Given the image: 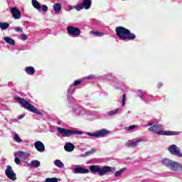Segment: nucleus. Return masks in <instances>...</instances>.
<instances>
[{
	"label": "nucleus",
	"instance_id": "obj_1",
	"mask_svg": "<svg viewBox=\"0 0 182 182\" xmlns=\"http://www.w3.org/2000/svg\"><path fill=\"white\" fill-rule=\"evenodd\" d=\"M148 126H151L148 130L155 134H158V136H178L180 134L178 132L163 131V125L161 124L150 122Z\"/></svg>",
	"mask_w": 182,
	"mask_h": 182
},
{
	"label": "nucleus",
	"instance_id": "obj_2",
	"mask_svg": "<svg viewBox=\"0 0 182 182\" xmlns=\"http://www.w3.org/2000/svg\"><path fill=\"white\" fill-rule=\"evenodd\" d=\"M117 36L121 41H134L136 39V34L132 33L130 30L123 27L118 26L115 28Z\"/></svg>",
	"mask_w": 182,
	"mask_h": 182
},
{
	"label": "nucleus",
	"instance_id": "obj_3",
	"mask_svg": "<svg viewBox=\"0 0 182 182\" xmlns=\"http://www.w3.org/2000/svg\"><path fill=\"white\" fill-rule=\"evenodd\" d=\"M14 99L21 105V107H23L26 110H28V112H31V113H36V114H38L39 116H43V113L38 110L35 106L29 103V102L26 101L25 99L19 96H15Z\"/></svg>",
	"mask_w": 182,
	"mask_h": 182
},
{
	"label": "nucleus",
	"instance_id": "obj_4",
	"mask_svg": "<svg viewBox=\"0 0 182 182\" xmlns=\"http://www.w3.org/2000/svg\"><path fill=\"white\" fill-rule=\"evenodd\" d=\"M90 171L91 173H98L100 176H106L107 173H114L116 168L108 166L102 167L99 165H92L90 166Z\"/></svg>",
	"mask_w": 182,
	"mask_h": 182
},
{
	"label": "nucleus",
	"instance_id": "obj_5",
	"mask_svg": "<svg viewBox=\"0 0 182 182\" xmlns=\"http://www.w3.org/2000/svg\"><path fill=\"white\" fill-rule=\"evenodd\" d=\"M57 132L58 133L61 134L63 137H70V136H75V135L80 136L83 134V132L82 131L67 129L63 127H58Z\"/></svg>",
	"mask_w": 182,
	"mask_h": 182
},
{
	"label": "nucleus",
	"instance_id": "obj_6",
	"mask_svg": "<svg viewBox=\"0 0 182 182\" xmlns=\"http://www.w3.org/2000/svg\"><path fill=\"white\" fill-rule=\"evenodd\" d=\"M162 164L166 167H168L173 171H176L178 169V163L166 158L163 160Z\"/></svg>",
	"mask_w": 182,
	"mask_h": 182
},
{
	"label": "nucleus",
	"instance_id": "obj_7",
	"mask_svg": "<svg viewBox=\"0 0 182 182\" xmlns=\"http://www.w3.org/2000/svg\"><path fill=\"white\" fill-rule=\"evenodd\" d=\"M92 6V0H83L82 2L80 4H77L75 7V9L79 12L82 9H85L87 11L90 9Z\"/></svg>",
	"mask_w": 182,
	"mask_h": 182
},
{
	"label": "nucleus",
	"instance_id": "obj_8",
	"mask_svg": "<svg viewBox=\"0 0 182 182\" xmlns=\"http://www.w3.org/2000/svg\"><path fill=\"white\" fill-rule=\"evenodd\" d=\"M5 174L9 180H11V181H16V173L14 171V169H12V166L10 165H8L6 166V168L5 170Z\"/></svg>",
	"mask_w": 182,
	"mask_h": 182
},
{
	"label": "nucleus",
	"instance_id": "obj_9",
	"mask_svg": "<svg viewBox=\"0 0 182 182\" xmlns=\"http://www.w3.org/2000/svg\"><path fill=\"white\" fill-rule=\"evenodd\" d=\"M110 132L106 129H102L100 131H97L95 133H87V136H90L91 137H103V136H107V134H109Z\"/></svg>",
	"mask_w": 182,
	"mask_h": 182
},
{
	"label": "nucleus",
	"instance_id": "obj_10",
	"mask_svg": "<svg viewBox=\"0 0 182 182\" xmlns=\"http://www.w3.org/2000/svg\"><path fill=\"white\" fill-rule=\"evenodd\" d=\"M67 32L70 36H79L80 35V29L73 26H68Z\"/></svg>",
	"mask_w": 182,
	"mask_h": 182
},
{
	"label": "nucleus",
	"instance_id": "obj_11",
	"mask_svg": "<svg viewBox=\"0 0 182 182\" xmlns=\"http://www.w3.org/2000/svg\"><path fill=\"white\" fill-rule=\"evenodd\" d=\"M168 151L171 153V154H173V156H176L177 157H182L181 151H180V149L177 147L176 145H171L168 148Z\"/></svg>",
	"mask_w": 182,
	"mask_h": 182
},
{
	"label": "nucleus",
	"instance_id": "obj_12",
	"mask_svg": "<svg viewBox=\"0 0 182 182\" xmlns=\"http://www.w3.org/2000/svg\"><path fill=\"white\" fill-rule=\"evenodd\" d=\"M10 12L14 19H21V11L16 7H13L10 9Z\"/></svg>",
	"mask_w": 182,
	"mask_h": 182
},
{
	"label": "nucleus",
	"instance_id": "obj_13",
	"mask_svg": "<svg viewBox=\"0 0 182 182\" xmlns=\"http://www.w3.org/2000/svg\"><path fill=\"white\" fill-rule=\"evenodd\" d=\"M34 147L40 153H43L45 151V144L41 141H37L34 143Z\"/></svg>",
	"mask_w": 182,
	"mask_h": 182
},
{
	"label": "nucleus",
	"instance_id": "obj_14",
	"mask_svg": "<svg viewBox=\"0 0 182 182\" xmlns=\"http://www.w3.org/2000/svg\"><path fill=\"white\" fill-rule=\"evenodd\" d=\"M141 141H143V140L141 139H137L135 141H129L127 143H126L125 146L128 148L130 147H137L139 146V143H141Z\"/></svg>",
	"mask_w": 182,
	"mask_h": 182
},
{
	"label": "nucleus",
	"instance_id": "obj_15",
	"mask_svg": "<svg viewBox=\"0 0 182 182\" xmlns=\"http://www.w3.org/2000/svg\"><path fill=\"white\" fill-rule=\"evenodd\" d=\"M74 173L75 174H87V173H89V169L83 167H77L74 168Z\"/></svg>",
	"mask_w": 182,
	"mask_h": 182
},
{
	"label": "nucleus",
	"instance_id": "obj_16",
	"mask_svg": "<svg viewBox=\"0 0 182 182\" xmlns=\"http://www.w3.org/2000/svg\"><path fill=\"white\" fill-rule=\"evenodd\" d=\"M83 82L82 79L76 80L73 82V83L70 86V88L68 90V92L70 93H73V92H75V89H73L74 86H79Z\"/></svg>",
	"mask_w": 182,
	"mask_h": 182
},
{
	"label": "nucleus",
	"instance_id": "obj_17",
	"mask_svg": "<svg viewBox=\"0 0 182 182\" xmlns=\"http://www.w3.org/2000/svg\"><path fill=\"white\" fill-rule=\"evenodd\" d=\"M64 149L65 151H73L75 150V145L72 143H68L64 146Z\"/></svg>",
	"mask_w": 182,
	"mask_h": 182
},
{
	"label": "nucleus",
	"instance_id": "obj_18",
	"mask_svg": "<svg viewBox=\"0 0 182 182\" xmlns=\"http://www.w3.org/2000/svg\"><path fill=\"white\" fill-rule=\"evenodd\" d=\"M24 70L27 75H30L31 76L35 75V68L32 66L26 67Z\"/></svg>",
	"mask_w": 182,
	"mask_h": 182
},
{
	"label": "nucleus",
	"instance_id": "obj_19",
	"mask_svg": "<svg viewBox=\"0 0 182 182\" xmlns=\"http://www.w3.org/2000/svg\"><path fill=\"white\" fill-rule=\"evenodd\" d=\"M53 9L55 14H60V11H62V4L60 3L54 4Z\"/></svg>",
	"mask_w": 182,
	"mask_h": 182
},
{
	"label": "nucleus",
	"instance_id": "obj_20",
	"mask_svg": "<svg viewBox=\"0 0 182 182\" xmlns=\"http://www.w3.org/2000/svg\"><path fill=\"white\" fill-rule=\"evenodd\" d=\"M4 41L9 45H11V46H15V40L12 39L11 38L4 37Z\"/></svg>",
	"mask_w": 182,
	"mask_h": 182
},
{
	"label": "nucleus",
	"instance_id": "obj_21",
	"mask_svg": "<svg viewBox=\"0 0 182 182\" xmlns=\"http://www.w3.org/2000/svg\"><path fill=\"white\" fill-rule=\"evenodd\" d=\"M31 2L33 8H35L36 9H38V11L41 9V4H39V1L36 0H32Z\"/></svg>",
	"mask_w": 182,
	"mask_h": 182
},
{
	"label": "nucleus",
	"instance_id": "obj_22",
	"mask_svg": "<svg viewBox=\"0 0 182 182\" xmlns=\"http://www.w3.org/2000/svg\"><path fill=\"white\" fill-rule=\"evenodd\" d=\"M30 166L31 167H36V168H38V167L41 166V162L38 160H34L31 162Z\"/></svg>",
	"mask_w": 182,
	"mask_h": 182
},
{
	"label": "nucleus",
	"instance_id": "obj_23",
	"mask_svg": "<svg viewBox=\"0 0 182 182\" xmlns=\"http://www.w3.org/2000/svg\"><path fill=\"white\" fill-rule=\"evenodd\" d=\"M0 28L1 29H8V28H9V23L6 22H0Z\"/></svg>",
	"mask_w": 182,
	"mask_h": 182
},
{
	"label": "nucleus",
	"instance_id": "obj_24",
	"mask_svg": "<svg viewBox=\"0 0 182 182\" xmlns=\"http://www.w3.org/2000/svg\"><path fill=\"white\" fill-rule=\"evenodd\" d=\"M54 163L57 167H59V168H62L64 166L63 163H62V161H60L59 159L55 160Z\"/></svg>",
	"mask_w": 182,
	"mask_h": 182
},
{
	"label": "nucleus",
	"instance_id": "obj_25",
	"mask_svg": "<svg viewBox=\"0 0 182 182\" xmlns=\"http://www.w3.org/2000/svg\"><path fill=\"white\" fill-rule=\"evenodd\" d=\"M90 33L95 35V36H103V32L91 31Z\"/></svg>",
	"mask_w": 182,
	"mask_h": 182
},
{
	"label": "nucleus",
	"instance_id": "obj_26",
	"mask_svg": "<svg viewBox=\"0 0 182 182\" xmlns=\"http://www.w3.org/2000/svg\"><path fill=\"white\" fill-rule=\"evenodd\" d=\"M127 169L126 168H123L122 169H120L119 171H117L114 173V176L115 177H119V176H120L122 174V173H123V171H126Z\"/></svg>",
	"mask_w": 182,
	"mask_h": 182
},
{
	"label": "nucleus",
	"instance_id": "obj_27",
	"mask_svg": "<svg viewBox=\"0 0 182 182\" xmlns=\"http://www.w3.org/2000/svg\"><path fill=\"white\" fill-rule=\"evenodd\" d=\"M14 140L17 143H22V139L21 137H19V135L18 134H14Z\"/></svg>",
	"mask_w": 182,
	"mask_h": 182
},
{
	"label": "nucleus",
	"instance_id": "obj_28",
	"mask_svg": "<svg viewBox=\"0 0 182 182\" xmlns=\"http://www.w3.org/2000/svg\"><path fill=\"white\" fill-rule=\"evenodd\" d=\"M95 153H96V151L93 149H92L91 150L86 151L85 153V156H92V154H95Z\"/></svg>",
	"mask_w": 182,
	"mask_h": 182
},
{
	"label": "nucleus",
	"instance_id": "obj_29",
	"mask_svg": "<svg viewBox=\"0 0 182 182\" xmlns=\"http://www.w3.org/2000/svg\"><path fill=\"white\" fill-rule=\"evenodd\" d=\"M58 178H47L46 182H58Z\"/></svg>",
	"mask_w": 182,
	"mask_h": 182
},
{
	"label": "nucleus",
	"instance_id": "obj_30",
	"mask_svg": "<svg viewBox=\"0 0 182 182\" xmlns=\"http://www.w3.org/2000/svg\"><path fill=\"white\" fill-rule=\"evenodd\" d=\"M119 112V109H114V110H112V111H109L108 112V114L109 116H113L114 114H117V112Z\"/></svg>",
	"mask_w": 182,
	"mask_h": 182
},
{
	"label": "nucleus",
	"instance_id": "obj_31",
	"mask_svg": "<svg viewBox=\"0 0 182 182\" xmlns=\"http://www.w3.org/2000/svg\"><path fill=\"white\" fill-rule=\"evenodd\" d=\"M133 129H136V125H131L125 127V130L127 131L133 130Z\"/></svg>",
	"mask_w": 182,
	"mask_h": 182
},
{
	"label": "nucleus",
	"instance_id": "obj_32",
	"mask_svg": "<svg viewBox=\"0 0 182 182\" xmlns=\"http://www.w3.org/2000/svg\"><path fill=\"white\" fill-rule=\"evenodd\" d=\"M42 8V11H43V12H48V6L43 4L41 6Z\"/></svg>",
	"mask_w": 182,
	"mask_h": 182
},
{
	"label": "nucleus",
	"instance_id": "obj_33",
	"mask_svg": "<svg viewBox=\"0 0 182 182\" xmlns=\"http://www.w3.org/2000/svg\"><path fill=\"white\" fill-rule=\"evenodd\" d=\"M126 105V95H122V106H125Z\"/></svg>",
	"mask_w": 182,
	"mask_h": 182
},
{
	"label": "nucleus",
	"instance_id": "obj_34",
	"mask_svg": "<svg viewBox=\"0 0 182 182\" xmlns=\"http://www.w3.org/2000/svg\"><path fill=\"white\" fill-rule=\"evenodd\" d=\"M28 39V36L26 34H21V40L26 41Z\"/></svg>",
	"mask_w": 182,
	"mask_h": 182
},
{
	"label": "nucleus",
	"instance_id": "obj_35",
	"mask_svg": "<svg viewBox=\"0 0 182 182\" xmlns=\"http://www.w3.org/2000/svg\"><path fill=\"white\" fill-rule=\"evenodd\" d=\"M138 92L139 93H141L139 97H141V99H144V95H143L141 90H139Z\"/></svg>",
	"mask_w": 182,
	"mask_h": 182
},
{
	"label": "nucleus",
	"instance_id": "obj_36",
	"mask_svg": "<svg viewBox=\"0 0 182 182\" xmlns=\"http://www.w3.org/2000/svg\"><path fill=\"white\" fill-rule=\"evenodd\" d=\"M14 161L16 163V164H19L21 163V159H19V158L16 157L14 159Z\"/></svg>",
	"mask_w": 182,
	"mask_h": 182
},
{
	"label": "nucleus",
	"instance_id": "obj_37",
	"mask_svg": "<svg viewBox=\"0 0 182 182\" xmlns=\"http://www.w3.org/2000/svg\"><path fill=\"white\" fill-rule=\"evenodd\" d=\"M16 32H22V28L21 27H16L15 28Z\"/></svg>",
	"mask_w": 182,
	"mask_h": 182
},
{
	"label": "nucleus",
	"instance_id": "obj_38",
	"mask_svg": "<svg viewBox=\"0 0 182 182\" xmlns=\"http://www.w3.org/2000/svg\"><path fill=\"white\" fill-rule=\"evenodd\" d=\"M23 117H25V115L21 114L18 116V119L21 120V119H23Z\"/></svg>",
	"mask_w": 182,
	"mask_h": 182
},
{
	"label": "nucleus",
	"instance_id": "obj_39",
	"mask_svg": "<svg viewBox=\"0 0 182 182\" xmlns=\"http://www.w3.org/2000/svg\"><path fill=\"white\" fill-rule=\"evenodd\" d=\"M87 79H95V76L90 75V76L87 77Z\"/></svg>",
	"mask_w": 182,
	"mask_h": 182
},
{
	"label": "nucleus",
	"instance_id": "obj_40",
	"mask_svg": "<svg viewBox=\"0 0 182 182\" xmlns=\"http://www.w3.org/2000/svg\"><path fill=\"white\" fill-rule=\"evenodd\" d=\"M75 7H76V6H69L70 9H76Z\"/></svg>",
	"mask_w": 182,
	"mask_h": 182
},
{
	"label": "nucleus",
	"instance_id": "obj_41",
	"mask_svg": "<svg viewBox=\"0 0 182 182\" xmlns=\"http://www.w3.org/2000/svg\"><path fill=\"white\" fill-rule=\"evenodd\" d=\"M161 86H163V84H161V82H159L158 84V87H161Z\"/></svg>",
	"mask_w": 182,
	"mask_h": 182
},
{
	"label": "nucleus",
	"instance_id": "obj_42",
	"mask_svg": "<svg viewBox=\"0 0 182 182\" xmlns=\"http://www.w3.org/2000/svg\"><path fill=\"white\" fill-rule=\"evenodd\" d=\"M20 153H21V154H23V151H21Z\"/></svg>",
	"mask_w": 182,
	"mask_h": 182
}]
</instances>
